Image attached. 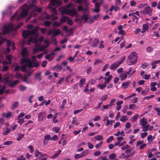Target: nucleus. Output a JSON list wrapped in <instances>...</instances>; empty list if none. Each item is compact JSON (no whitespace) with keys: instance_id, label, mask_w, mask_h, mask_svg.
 I'll use <instances>...</instances> for the list:
<instances>
[{"instance_id":"nucleus-1","label":"nucleus","mask_w":160,"mask_h":160,"mask_svg":"<svg viewBox=\"0 0 160 160\" xmlns=\"http://www.w3.org/2000/svg\"><path fill=\"white\" fill-rule=\"evenodd\" d=\"M37 0H32L31 3L28 5L25 4L21 7L18 10L11 18L12 20H15L17 21L21 20L22 18L25 17L28 13V12L31 10L29 16L26 20V22L29 21L32 16L36 17L37 14L36 12H39L41 8L40 7L38 8L36 5V2Z\"/></svg>"},{"instance_id":"nucleus-2","label":"nucleus","mask_w":160,"mask_h":160,"mask_svg":"<svg viewBox=\"0 0 160 160\" xmlns=\"http://www.w3.org/2000/svg\"><path fill=\"white\" fill-rule=\"evenodd\" d=\"M38 27L31 30H23L22 32V36L25 38L22 42L23 44H30L31 42L35 43L36 45L38 42V37L39 36L37 31Z\"/></svg>"},{"instance_id":"nucleus-3","label":"nucleus","mask_w":160,"mask_h":160,"mask_svg":"<svg viewBox=\"0 0 160 160\" xmlns=\"http://www.w3.org/2000/svg\"><path fill=\"white\" fill-rule=\"evenodd\" d=\"M23 24V22H22L18 24L17 26H15V25L12 22H7L5 23L4 26L2 28L3 34H2L0 32V45L4 43L5 41V39L3 38V34L8 33L13 30L16 31Z\"/></svg>"},{"instance_id":"nucleus-4","label":"nucleus","mask_w":160,"mask_h":160,"mask_svg":"<svg viewBox=\"0 0 160 160\" xmlns=\"http://www.w3.org/2000/svg\"><path fill=\"white\" fill-rule=\"evenodd\" d=\"M67 8H61V10L62 14H66L73 17L77 14L76 9H73L74 6L71 3H68Z\"/></svg>"},{"instance_id":"nucleus-5","label":"nucleus","mask_w":160,"mask_h":160,"mask_svg":"<svg viewBox=\"0 0 160 160\" xmlns=\"http://www.w3.org/2000/svg\"><path fill=\"white\" fill-rule=\"evenodd\" d=\"M33 61H31L30 59L23 58L21 59L20 63L22 66L23 68L25 69L26 68L25 65L29 68H32L34 67H37V66L34 64V60L36 59L37 57L35 56H33L32 57Z\"/></svg>"},{"instance_id":"nucleus-6","label":"nucleus","mask_w":160,"mask_h":160,"mask_svg":"<svg viewBox=\"0 0 160 160\" xmlns=\"http://www.w3.org/2000/svg\"><path fill=\"white\" fill-rule=\"evenodd\" d=\"M128 60L127 61V64L128 65H133L136 62L137 57L136 54L135 52H132L128 56Z\"/></svg>"},{"instance_id":"nucleus-7","label":"nucleus","mask_w":160,"mask_h":160,"mask_svg":"<svg viewBox=\"0 0 160 160\" xmlns=\"http://www.w3.org/2000/svg\"><path fill=\"white\" fill-rule=\"evenodd\" d=\"M76 3L80 4L84 3L86 7L83 8L81 5H79L78 7V10L79 11H82L83 13L88 12V8L87 6V4L86 2V0H74Z\"/></svg>"},{"instance_id":"nucleus-8","label":"nucleus","mask_w":160,"mask_h":160,"mask_svg":"<svg viewBox=\"0 0 160 160\" xmlns=\"http://www.w3.org/2000/svg\"><path fill=\"white\" fill-rule=\"evenodd\" d=\"M6 43L8 47L7 49L4 51V52L5 53H7L9 52L10 51V48H9V46L12 47L13 50L15 49V47L14 46V43L13 41L9 40H7L6 41Z\"/></svg>"},{"instance_id":"nucleus-9","label":"nucleus","mask_w":160,"mask_h":160,"mask_svg":"<svg viewBox=\"0 0 160 160\" xmlns=\"http://www.w3.org/2000/svg\"><path fill=\"white\" fill-rule=\"evenodd\" d=\"M57 18L58 17L57 16H53L52 15H49L46 13H45L42 15L40 19L44 20L45 19H50L52 20H56Z\"/></svg>"},{"instance_id":"nucleus-10","label":"nucleus","mask_w":160,"mask_h":160,"mask_svg":"<svg viewBox=\"0 0 160 160\" xmlns=\"http://www.w3.org/2000/svg\"><path fill=\"white\" fill-rule=\"evenodd\" d=\"M61 5V2L59 0H51L48 5L49 8H51L53 7L60 6Z\"/></svg>"},{"instance_id":"nucleus-11","label":"nucleus","mask_w":160,"mask_h":160,"mask_svg":"<svg viewBox=\"0 0 160 160\" xmlns=\"http://www.w3.org/2000/svg\"><path fill=\"white\" fill-rule=\"evenodd\" d=\"M104 79L105 80V82L103 84L101 85L99 84L97 85V87L100 89H103L106 87V84L109 83L110 81V76H109L108 77H105Z\"/></svg>"},{"instance_id":"nucleus-12","label":"nucleus","mask_w":160,"mask_h":160,"mask_svg":"<svg viewBox=\"0 0 160 160\" xmlns=\"http://www.w3.org/2000/svg\"><path fill=\"white\" fill-rule=\"evenodd\" d=\"M60 33V31L59 29H53L50 30H49L48 32V36H50L52 35L54 36H55Z\"/></svg>"},{"instance_id":"nucleus-13","label":"nucleus","mask_w":160,"mask_h":160,"mask_svg":"<svg viewBox=\"0 0 160 160\" xmlns=\"http://www.w3.org/2000/svg\"><path fill=\"white\" fill-rule=\"evenodd\" d=\"M152 10L150 7H147L144 8L143 10V13L144 14H148L151 15L152 14Z\"/></svg>"},{"instance_id":"nucleus-14","label":"nucleus","mask_w":160,"mask_h":160,"mask_svg":"<svg viewBox=\"0 0 160 160\" xmlns=\"http://www.w3.org/2000/svg\"><path fill=\"white\" fill-rule=\"evenodd\" d=\"M12 56L11 55H8L7 56L6 58L7 60H8V61H4L3 62V64H10L12 62Z\"/></svg>"},{"instance_id":"nucleus-15","label":"nucleus","mask_w":160,"mask_h":160,"mask_svg":"<svg viewBox=\"0 0 160 160\" xmlns=\"http://www.w3.org/2000/svg\"><path fill=\"white\" fill-rule=\"evenodd\" d=\"M21 54L23 58L28 57L29 55V52L27 49L26 48H23L21 52Z\"/></svg>"},{"instance_id":"nucleus-16","label":"nucleus","mask_w":160,"mask_h":160,"mask_svg":"<svg viewBox=\"0 0 160 160\" xmlns=\"http://www.w3.org/2000/svg\"><path fill=\"white\" fill-rule=\"evenodd\" d=\"M46 115V113L45 112H42L39 113L38 116V121H42Z\"/></svg>"},{"instance_id":"nucleus-17","label":"nucleus","mask_w":160,"mask_h":160,"mask_svg":"<svg viewBox=\"0 0 160 160\" xmlns=\"http://www.w3.org/2000/svg\"><path fill=\"white\" fill-rule=\"evenodd\" d=\"M49 46L48 42L47 40L44 41V44L42 46H40L39 49L40 51H43L45 49V48L48 47Z\"/></svg>"},{"instance_id":"nucleus-18","label":"nucleus","mask_w":160,"mask_h":160,"mask_svg":"<svg viewBox=\"0 0 160 160\" xmlns=\"http://www.w3.org/2000/svg\"><path fill=\"white\" fill-rule=\"evenodd\" d=\"M119 77L120 78V80L121 81L125 79L127 77L126 71H124L123 72L120 73Z\"/></svg>"},{"instance_id":"nucleus-19","label":"nucleus","mask_w":160,"mask_h":160,"mask_svg":"<svg viewBox=\"0 0 160 160\" xmlns=\"http://www.w3.org/2000/svg\"><path fill=\"white\" fill-rule=\"evenodd\" d=\"M140 123L142 125V127L147 125L148 122L146 118H143L140 120Z\"/></svg>"},{"instance_id":"nucleus-20","label":"nucleus","mask_w":160,"mask_h":160,"mask_svg":"<svg viewBox=\"0 0 160 160\" xmlns=\"http://www.w3.org/2000/svg\"><path fill=\"white\" fill-rule=\"evenodd\" d=\"M120 65L117 62H116L112 64L111 65V69L112 70H115Z\"/></svg>"},{"instance_id":"nucleus-21","label":"nucleus","mask_w":160,"mask_h":160,"mask_svg":"<svg viewBox=\"0 0 160 160\" xmlns=\"http://www.w3.org/2000/svg\"><path fill=\"white\" fill-rule=\"evenodd\" d=\"M160 63V60H156L154 61L151 63L152 66L151 68L152 69H155L156 68V66L158 63Z\"/></svg>"},{"instance_id":"nucleus-22","label":"nucleus","mask_w":160,"mask_h":160,"mask_svg":"<svg viewBox=\"0 0 160 160\" xmlns=\"http://www.w3.org/2000/svg\"><path fill=\"white\" fill-rule=\"evenodd\" d=\"M55 55L54 52H52L51 54H49L46 56V58L49 61L52 60L53 58V56Z\"/></svg>"},{"instance_id":"nucleus-23","label":"nucleus","mask_w":160,"mask_h":160,"mask_svg":"<svg viewBox=\"0 0 160 160\" xmlns=\"http://www.w3.org/2000/svg\"><path fill=\"white\" fill-rule=\"evenodd\" d=\"M148 25L147 24H144L142 26V29L141 31V32L143 33L146 32V31L148 30Z\"/></svg>"},{"instance_id":"nucleus-24","label":"nucleus","mask_w":160,"mask_h":160,"mask_svg":"<svg viewBox=\"0 0 160 160\" xmlns=\"http://www.w3.org/2000/svg\"><path fill=\"white\" fill-rule=\"evenodd\" d=\"M42 155V153L39 152L38 149H36L35 151V156L36 157H41Z\"/></svg>"},{"instance_id":"nucleus-25","label":"nucleus","mask_w":160,"mask_h":160,"mask_svg":"<svg viewBox=\"0 0 160 160\" xmlns=\"http://www.w3.org/2000/svg\"><path fill=\"white\" fill-rule=\"evenodd\" d=\"M69 18L67 16H63L61 18L60 20V21L62 23H63L69 20Z\"/></svg>"},{"instance_id":"nucleus-26","label":"nucleus","mask_w":160,"mask_h":160,"mask_svg":"<svg viewBox=\"0 0 160 160\" xmlns=\"http://www.w3.org/2000/svg\"><path fill=\"white\" fill-rule=\"evenodd\" d=\"M129 85V81H127L122 83L121 87L124 89H126L128 87Z\"/></svg>"},{"instance_id":"nucleus-27","label":"nucleus","mask_w":160,"mask_h":160,"mask_svg":"<svg viewBox=\"0 0 160 160\" xmlns=\"http://www.w3.org/2000/svg\"><path fill=\"white\" fill-rule=\"evenodd\" d=\"M128 117L125 116H122L120 119V121L122 122H124L128 120Z\"/></svg>"},{"instance_id":"nucleus-28","label":"nucleus","mask_w":160,"mask_h":160,"mask_svg":"<svg viewBox=\"0 0 160 160\" xmlns=\"http://www.w3.org/2000/svg\"><path fill=\"white\" fill-rule=\"evenodd\" d=\"M88 17L87 14H84L81 17L82 19L84 20L85 22L88 20Z\"/></svg>"},{"instance_id":"nucleus-29","label":"nucleus","mask_w":160,"mask_h":160,"mask_svg":"<svg viewBox=\"0 0 160 160\" xmlns=\"http://www.w3.org/2000/svg\"><path fill=\"white\" fill-rule=\"evenodd\" d=\"M61 152V150H59L57 153H55L52 157V159H55L57 157L58 155L60 154Z\"/></svg>"},{"instance_id":"nucleus-30","label":"nucleus","mask_w":160,"mask_h":160,"mask_svg":"<svg viewBox=\"0 0 160 160\" xmlns=\"http://www.w3.org/2000/svg\"><path fill=\"white\" fill-rule=\"evenodd\" d=\"M150 125H146L144 127H142L143 128V129L142 130V131L143 132H146L148 130H149V127Z\"/></svg>"},{"instance_id":"nucleus-31","label":"nucleus","mask_w":160,"mask_h":160,"mask_svg":"<svg viewBox=\"0 0 160 160\" xmlns=\"http://www.w3.org/2000/svg\"><path fill=\"white\" fill-rule=\"evenodd\" d=\"M119 9V8L116 6H112L111 7V12L114 10L116 12Z\"/></svg>"},{"instance_id":"nucleus-32","label":"nucleus","mask_w":160,"mask_h":160,"mask_svg":"<svg viewBox=\"0 0 160 160\" xmlns=\"http://www.w3.org/2000/svg\"><path fill=\"white\" fill-rule=\"evenodd\" d=\"M28 78V77H25L22 78V81L26 84H29L30 83V82Z\"/></svg>"},{"instance_id":"nucleus-33","label":"nucleus","mask_w":160,"mask_h":160,"mask_svg":"<svg viewBox=\"0 0 160 160\" xmlns=\"http://www.w3.org/2000/svg\"><path fill=\"white\" fill-rule=\"evenodd\" d=\"M90 152L88 150H87L84 151L83 152H82L81 153V154L83 156V157L87 155Z\"/></svg>"},{"instance_id":"nucleus-34","label":"nucleus","mask_w":160,"mask_h":160,"mask_svg":"<svg viewBox=\"0 0 160 160\" xmlns=\"http://www.w3.org/2000/svg\"><path fill=\"white\" fill-rule=\"evenodd\" d=\"M125 56H123L122 58L119 61L117 62L120 65L124 61L125 59Z\"/></svg>"},{"instance_id":"nucleus-35","label":"nucleus","mask_w":160,"mask_h":160,"mask_svg":"<svg viewBox=\"0 0 160 160\" xmlns=\"http://www.w3.org/2000/svg\"><path fill=\"white\" fill-rule=\"evenodd\" d=\"M18 106V102H15L14 103L11 107L12 110H14Z\"/></svg>"},{"instance_id":"nucleus-36","label":"nucleus","mask_w":160,"mask_h":160,"mask_svg":"<svg viewBox=\"0 0 160 160\" xmlns=\"http://www.w3.org/2000/svg\"><path fill=\"white\" fill-rule=\"evenodd\" d=\"M85 80V79L83 78L80 80L79 82V85L80 87L82 86L84 84Z\"/></svg>"},{"instance_id":"nucleus-37","label":"nucleus","mask_w":160,"mask_h":160,"mask_svg":"<svg viewBox=\"0 0 160 160\" xmlns=\"http://www.w3.org/2000/svg\"><path fill=\"white\" fill-rule=\"evenodd\" d=\"M24 134L21 133L18 134V136L17 138V140L18 141H20L22 138L24 136Z\"/></svg>"},{"instance_id":"nucleus-38","label":"nucleus","mask_w":160,"mask_h":160,"mask_svg":"<svg viewBox=\"0 0 160 160\" xmlns=\"http://www.w3.org/2000/svg\"><path fill=\"white\" fill-rule=\"evenodd\" d=\"M7 130L6 131H5L4 132V133L3 134V135H7L8 133H9L11 130V129L10 128H8V127L6 128Z\"/></svg>"},{"instance_id":"nucleus-39","label":"nucleus","mask_w":160,"mask_h":160,"mask_svg":"<svg viewBox=\"0 0 160 160\" xmlns=\"http://www.w3.org/2000/svg\"><path fill=\"white\" fill-rule=\"evenodd\" d=\"M154 139V138L152 137V135H149L147 138V140L148 142H151Z\"/></svg>"},{"instance_id":"nucleus-40","label":"nucleus","mask_w":160,"mask_h":160,"mask_svg":"<svg viewBox=\"0 0 160 160\" xmlns=\"http://www.w3.org/2000/svg\"><path fill=\"white\" fill-rule=\"evenodd\" d=\"M60 129L59 127H54L52 128V130L56 133H58Z\"/></svg>"},{"instance_id":"nucleus-41","label":"nucleus","mask_w":160,"mask_h":160,"mask_svg":"<svg viewBox=\"0 0 160 160\" xmlns=\"http://www.w3.org/2000/svg\"><path fill=\"white\" fill-rule=\"evenodd\" d=\"M1 85H0V94H3L4 90L5 89V86H2L1 88Z\"/></svg>"},{"instance_id":"nucleus-42","label":"nucleus","mask_w":160,"mask_h":160,"mask_svg":"<svg viewBox=\"0 0 160 160\" xmlns=\"http://www.w3.org/2000/svg\"><path fill=\"white\" fill-rule=\"evenodd\" d=\"M19 89L20 91H23L27 89V87L22 85H21L19 86Z\"/></svg>"},{"instance_id":"nucleus-43","label":"nucleus","mask_w":160,"mask_h":160,"mask_svg":"<svg viewBox=\"0 0 160 160\" xmlns=\"http://www.w3.org/2000/svg\"><path fill=\"white\" fill-rule=\"evenodd\" d=\"M155 96L154 95H150L148 96H146L144 98L143 100H145V99L148 100H149L150 98H153Z\"/></svg>"},{"instance_id":"nucleus-44","label":"nucleus","mask_w":160,"mask_h":160,"mask_svg":"<svg viewBox=\"0 0 160 160\" xmlns=\"http://www.w3.org/2000/svg\"><path fill=\"white\" fill-rule=\"evenodd\" d=\"M115 4L116 6H120L121 5V0H116Z\"/></svg>"},{"instance_id":"nucleus-45","label":"nucleus","mask_w":160,"mask_h":160,"mask_svg":"<svg viewBox=\"0 0 160 160\" xmlns=\"http://www.w3.org/2000/svg\"><path fill=\"white\" fill-rule=\"evenodd\" d=\"M99 41L98 39H97V38L95 39H94V43L93 44V47H95L97 46L99 43Z\"/></svg>"},{"instance_id":"nucleus-46","label":"nucleus","mask_w":160,"mask_h":160,"mask_svg":"<svg viewBox=\"0 0 160 160\" xmlns=\"http://www.w3.org/2000/svg\"><path fill=\"white\" fill-rule=\"evenodd\" d=\"M96 140L98 141H100L102 139V137L101 135H98L95 138Z\"/></svg>"},{"instance_id":"nucleus-47","label":"nucleus","mask_w":160,"mask_h":160,"mask_svg":"<svg viewBox=\"0 0 160 160\" xmlns=\"http://www.w3.org/2000/svg\"><path fill=\"white\" fill-rule=\"evenodd\" d=\"M83 157L82 156V154H76L74 156V158H75L78 159V158H81Z\"/></svg>"},{"instance_id":"nucleus-48","label":"nucleus","mask_w":160,"mask_h":160,"mask_svg":"<svg viewBox=\"0 0 160 160\" xmlns=\"http://www.w3.org/2000/svg\"><path fill=\"white\" fill-rule=\"evenodd\" d=\"M108 117L107 116H106L104 117V118H103V120L104 121H106L107 120V122L106 123V126H108L109 124V121L108 119Z\"/></svg>"},{"instance_id":"nucleus-49","label":"nucleus","mask_w":160,"mask_h":160,"mask_svg":"<svg viewBox=\"0 0 160 160\" xmlns=\"http://www.w3.org/2000/svg\"><path fill=\"white\" fill-rule=\"evenodd\" d=\"M19 82L18 80H16L13 82L12 84H10V86L11 87H13L16 85Z\"/></svg>"},{"instance_id":"nucleus-50","label":"nucleus","mask_w":160,"mask_h":160,"mask_svg":"<svg viewBox=\"0 0 160 160\" xmlns=\"http://www.w3.org/2000/svg\"><path fill=\"white\" fill-rule=\"evenodd\" d=\"M61 23V21L60 22L56 21L53 23V25L54 26H59L60 25Z\"/></svg>"},{"instance_id":"nucleus-51","label":"nucleus","mask_w":160,"mask_h":160,"mask_svg":"<svg viewBox=\"0 0 160 160\" xmlns=\"http://www.w3.org/2000/svg\"><path fill=\"white\" fill-rule=\"evenodd\" d=\"M58 115V113H56L55 116L53 117V122H54V123H56L58 122V119L56 120H54L55 119H56V116Z\"/></svg>"},{"instance_id":"nucleus-52","label":"nucleus","mask_w":160,"mask_h":160,"mask_svg":"<svg viewBox=\"0 0 160 160\" xmlns=\"http://www.w3.org/2000/svg\"><path fill=\"white\" fill-rule=\"evenodd\" d=\"M128 106L127 105H126L123 108V109L122 110V112L124 113H125L127 110L128 109Z\"/></svg>"},{"instance_id":"nucleus-53","label":"nucleus","mask_w":160,"mask_h":160,"mask_svg":"<svg viewBox=\"0 0 160 160\" xmlns=\"http://www.w3.org/2000/svg\"><path fill=\"white\" fill-rule=\"evenodd\" d=\"M154 110L157 112V114L158 115L160 116V108L158 107L155 108H154Z\"/></svg>"},{"instance_id":"nucleus-54","label":"nucleus","mask_w":160,"mask_h":160,"mask_svg":"<svg viewBox=\"0 0 160 160\" xmlns=\"http://www.w3.org/2000/svg\"><path fill=\"white\" fill-rule=\"evenodd\" d=\"M44 25L46 26H49L51 24V22L48 21H46L44 22Z\"/></svg>"},{"instance_id":"nucleus-55","label":"nucleus","mask_w":160,"mask_h":160,"mask_svg":"<svg viewBox=\"0 0 160 160\" xmlns=\"http://www.w3.org/2000/svg\"><path fill=\"white\" fill-rule=\"evenodd\" d=\"M96 82V81L94 79H91L89 81V83L91 84H94Z\"/></svg>"},{"instance_id":"nucleus-56","label":"nucleus","mask_w":160,"mask_h":160,"mask_svg":"<svg viewBox=\"0 0 160 160\" xmlns=\"http://www.w3.org/2000/svg\"><path fill=\"white\" fill-rule=\"evenodd\" d=\"M40 75L41 73L40 72L37 73L35 75L36 78L39 80V81H40L41 79V78L40 77Z\"/></svg>"},{"instance_id":"nucleus-57","label":"nucleus","mask_w":160,"mask_h":160,"mask_svg":"<svg viewBox=\"0 0 160 160\" xmlns=\"http://www.w3.org/2000/svg\"><path fill=\"white\" fill-rule=\"evenodd\" d=\"M146 50L149 52H150L152 51L153 48L151 47H148L146 48Z\"/></svg>"},{"instance_id":"nucleus-58","label":"nucleus","mask_w":160,"mask_h":160,"mask_svg":"<svg viewBox=\"0 0 160 160\" xmlns=\"http://www.w3.org/2000/svg\"><path fill=\"white\" fill-rule=\"evenodd\" d=\"M148 135V133L146 132L142 133L140 134V136L142 138H144L146 136Z\"/></svg>"},{"instance_id":"nucleus-59","label":"nucleus","mask_w":160,"mask_h":160,"mask_svg":"<svg viewBox=\"0 0 160 160\" xmlns=\"http://www.w3.org/2000/svg\"><path fill=\"white\" fill-rule=\"evenodd\" d=\"M136 106V105L135 104H130L129 106V108L130 109H133L134 108H134Z\"/></svg>"},{"instance_id":"nucleus-60","label":"nucleus","mask_w":160,"mask_h":160,"mask_svg":"<svg viewBox=\"0 0 160 160\" xmlns=\"http://www.w3.org/2000/svg\"><path fill=\"white\" fill-rule=\"evenodd\" d=\"M18 120H19L17 122L20 125H21L24 122V118H21V119H19Z\"/></svg>"},{"instance_id":"nucleus-61","label":"nucleus","mask_w":160,"mask_h":160,"mask_svg":"<svg viewBox=\"0 0 160 160\" xmlns=\"http://www.w3.org/2000/svg\"><path fill=\"white\" fill-rule=\"evenodd\" d=\"M102 142H101L98 144H97L96 145V148H100L102 146Z\"/></svg>"},{"instance_id":"nucleus-62","label":"nucleus","mask_w":160,"mask_h":160,"mask_svg":"<svg viewBox=\"0 0 160 160\" xmlns=\"http://www.w3.org/2000/svg\"><path fill=\"white\" fill-rule=\"evenodd\" d=\"M84 109H81L79 110H76L74 111V113L76 114L78 113L81 112V111H83Z\"/></svg>"},{"instance_id":"nucleus-63","label":"nucleus","mask_w":160,"mask_h":160,"mask_svg":"<svg viewBox=\"0 0 160 160\" xmlns=\"http://www.w3.org/2000/svg\"><path fill=\"white\" fill-rule=\"evenodd\" d=\"M58 138V136L57 135H54L51 138V140L53 141L57 140Z\"/></svg>"},{"instance_id":"nucleus-64","label":"nucleus","mask_w":160,"mask_h":160,"mask_svg":"<svg viewBox=\"0 0 160 160\" xmlns=\"http://www.w3.org/2000/svg\"><path fill=\"white\" fill-rule=\"evenodd\" d=\"M25 115V114L24 112H22L21 113L18 115V120L19 119V118H20L23 117Z\"/></svg>"}]
</instances>
